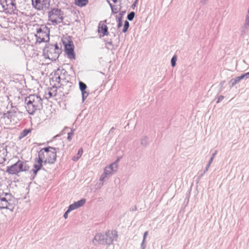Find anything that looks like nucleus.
Here are the masks:
<instances>
[{
	"label": "nucleus",
	"instance_id": "nucleus-49",
	"mask_svg": "<svg viewBox=\"0 0 249 249\" xmlns=\"http://www.w3.org/2000/svg\"><path fill=\"white\" fill-rule=\"evenodd\" d=\"M108 2L111 8L112 9V7H113L114 5H113L109 1H108Z\"/></svg>",
	"mask_w": 249,
	"mask_h": 249
},
{
	"label": "nucleus",
	"instance_id": "nucleus-41",
	"mask_svg": "<svg viewBox=\"0 0 249 249\" xmlns=\"http://www.w3.org/2000/svg\"><path fill=\"white\" fill-rule=\"evenodd\" d=\"M147 235H148V231H145L144 232V234L143 235V240H143V241H145V239H146V237Z\"/></svg>",
	"mask_w": 249,
	"mask_h": 249
},
{
	"label": "nucleus",
	"instance_id": "nucleus-14",
	"mask_svg": "<svg viewBox=\"0 0 249 249\" xmlns=\"http://www.w3.org/2000/svg\"><path fill=\"white\" fill-rule=\"evenodd\" d=\"M79 87L81 91L82 102H84L89 94V92L86 91L87 86L83 82L79 81Z\"/></svg>",
	"mask_w": 249,
	"mask_h": 249
},
{
	"label": "nucleus",
	"instance_id": "nucleus-9",
	"mask_svg": "<svg viewBox=\"0 0 249 249\" xmlns=\"http://www.w3.org/2000/svg\"><path fill=\"white\" fill-rule=\"evenodd\" d=\"M33 7L37 10H46L49 9L50 0H31Z\"/></svg>",
	"mask_w": 249,
	"mask_h": 249
},
{
	"label": "nucleus",
	"instance_id": "nucleus-37",
	"mask_svg": "<svg viewBox=\"0 0 249 249\" xmlns=\"http://www.w3.org/2000/svg\"><path fill=\"white\" fill-rule=\"evenodd\" d=\"M138 1V0H135V1L133 2V4L131 5V7L133 9H134V8L136 6Z\"/></svg>",
	"mask_w": 249,
	"mask_h": 249
},
{
	"label": "nucleus",
	"instance_id": "nucleus-27",
	"mask_svg": "<svg viewBox=\"0 0 249 249\" xmlns=\"http://www.w3.org/2000/svg\"><path fill=\"white\" fill-rule=\"evenodd\" d=\"M135 16V13L134 12L132 11L130 12L127 16V19L129 21H132L133 20Z\"/></svg>",
	"mask_w": 249,
	"mask_h": 249
},
{
	"label": "nucleus",
	"instance_id": "nucleus-53",
	"mask_svg": "<svg viewBox=\"0 0 249 249\" xmlns=\"http://www.w3.org/2000/svg\"><path fill=\"white\" fill-rule=\"evenodd\" d=\"M205 173H202L201 175H200V177H202L203 176V175Z\"/></svg>",
	"mask_w": 249,
	"mask_h": 249
},
{
	"label": "nucleus",
	"instance_id": "nucleus-36",
	"mask_svg": "<svg viewBox=\"0 0 249 249\" xmlns=\"http://www.w3.org/2000/svg\"><path fill=\"white\" fill-rule=\"evenodd\" d=\"M71 211H69V209H68V210L65 212V213H64V217L65 219H67L68 218V213L70 212Z\"/></svg>",
	"mask_w": 249,
	"mask_h": 249
},
{
	"label": "nucleus",
	"instance_id": "nucleus-21",
	"mask_svg": "<svg viewBox=\"0 0 249 249\" xmlns=\"http://www.w3.org/2000/svg\"><path fill=\"white\" fill-rule=\"evenodd\" d=\"M31 130L30 129H25L20 133L19 139H21L24 137L26 136L29 133H30Z\"/></svg>",
	"mask_w": 249,
	"mask_h": 249
},
{
	"label": "nucleus",
	"instance_id": "nucleus-24",
	"mask_svg": "<svg viewBox=\"0 0 249 249\" xmlns=\"http://www.w3.org/2000/svg\"><path fill=\"white\" fill-rule=\"evenodd\" d=\"M118 160L119 159H117V160L115 162H114L108 166L109 167H110L111 169H112L113 172L116 171L118 168V165L117 162L118 161Z\"/></svg>",
	"mask_w": 249,
	"mask_h": 249
},
{
	"label": "nucleus",
	"instance_id": "nucleus-47",
	"mask_svg": "<svg viewBox=\"0 0 249 249\" xmlns=\"http://www.w3.org/2000/svg\"><path fill=\"white\" fill-rule=\"evenodd\" d=\"M17 108L15 107H14L12 106V109L10 110V111H17Z\"/></svg>",
	"mask_w": 249,
	"mask_h": 249
},
{
	"label": "nucleus",
	"instance_id": "nucleus-16",
	"mask_svg": "<svg viewBox=\"0 0 249 249\" xmlns=\"http://www.w3.org/2000/svg\"><path fill=\"white\" fill-rule=\"evenodd\" d=\"M17 111H8L7 113H4L3 116L4 118H7L10 120V122H12V119L14 121V118L16 117Z\"/></svg>",
	"mask_w": 249,
	"mask_h": 249
},
{
	"label": "nucleus",
	"instance_id": "nucleus-12",
	"mask_svg": "<svg viewBox=\"0 0 249 249\" xmlns=\"http://www.w3.org/2000/svg\"><path fill=\"white\" fill-rule=\"evenodd\" d=\"M67 74V71L64 69L58 68L56 71H54V75L55 78V81L60 83L61 79H64L65 76Z\"/></svg>",
	"mask_w": 249,
	"mask_h": 249
},
{
	"label": "nucleus",
	"instance_id": "nucleus-40",
	"mask_svg": "<svg viewBox=\"0 0 249 249\" xmlns=\"http://www.w3.org/2000/svg\"><path fill=\"white\" fill-rule=\"evenodd\" d=\"M145 241H143V240H142V242L141 244V249H144L145 248L146 245L145 244Z\"/></svg>",
	"mask_w": 249,
	"mask_h": 249
},
{
	"label": "nucleus",
	"instance_id": "nucleus-45",
	"mask_svg": "<svg viewBox=\"0 0 249 249\" xmlns=\"http://www.w3.org/2000/svg\"><path fill=\"white\" fill-rule=\"evenodd\" d=\"M213 160V157H211L209 161L208 164H209V165H211V163H212Z\"/></svg>",
	"mask_w": 249,
	"mask_h": 249
},
{
	"label": "nucleus",
	"instance_id": "nucleus-31",
	"mask_svg": "<svg viewBox=\"0 0 249 249\" xmlns=\"http://www.w3.org/2000/svg\"><path fill=\"white\" fill-rule=\"evenodd\" d=\"M241 80L243 79H248L249 78V72L244 73L240 76Z\"/></svg>",
	"mask_w": 249,
	"mask_h": 249
},
{
	"label": "nucleus",
	"instance_id": "nucleus-15",
	"mask_svg": "<svg viewBox=\"0 0 249 249\" xmlns=\"http://www.w3.org/2000/svg\"><path fill=\"white\" fill-rule=\"evenodd\" d=\"M103 21H101L98 26V32L99 34H102V36H107L108 34V27L104 23H102ZM101 36V35H100Z\"/></svg>",
	"mask_w": 249,
	"mask_h": 249
},
{
	"label": "nucleus",
	"instance_id": "nucleus-30",
	"mask_svg": "<svg viewBox=\"0 0 249 249\" xmlns=\"http://www.w3.org/2000/svg\"><path fill=\"white\" fill-rule=\"evenodd\" d=\"M76 209L78 208L77 207H76V205H75L74 203L71 204L68 207L69 211H70L71 212Z\"/></svg>",
	"mask_w": 249,
	"mask_h": 249
},
{
	"label": "nucleus",
	"instance_id": "nucleus-44",
	"mask_svg": "<svg viewBox=\"0 0 249 249\" xmlns=\"http://www.w3.org/2000/svg\"><path fill=\"white\" fill-rule=\"evenodd\" d=\"M211 165H209V164L208 163V164L207 165L206 167V169L205 170V171H204V173H205L206 172H207L209 169V168L210 167Z\"/></svg>",
	"mask_w": 249,
	"mask_h": 249
},
{
	"label": "nucleus",
	"instance_id": "nucleus-8",
	"mask_svg": "<svg viewBox=\"0 0 249 249\" xmlns=\"http://www.w3.org/2000/svg\"><path fill=\"white\" fill-rule=\"evenodd\" d=\"M2 10L6 13L12 14L16 10V3L15 0H0Z\"/></svg>",
	"mask_w": 249,
	"mask_h": 249
},
{
	"label": "nucleus",
	"instance_id": "nucleus-34",
	"mask_svg": "<svg viewBox=\"0 0 249 249\" xmlns=\"http://www.w3.org/2000/svg\"><path fill=\"white\" fill-rule=\"evenodd\" d=\"M53 48L56 51V52H58V53H60V50L59 48V47L57 45V44H55L54 45L53 44Z\"/></svg>",
	"mask_w": 249,
	"mask_h": 249
},
{
	"label": "nucleus",
	"instance_id": "nucleus-3",
	"mask_svg": "<svg viewBox=\"0 0 249 249\" xmlns=\"http://www.w3.org/2000/svg\"><path fill=\"white\" fill-rule=\"evenodd\" d=\"M117 238V232L115 231H108L105 234L100 233H97L92 241L94 244L95 242L100 244L110 245L114 240Z\"/></svg>",
	"mask_w": 249,
	"mask_h": 249
},
{
	"label": "nucleus",
	"instance_id": "nucleus-42",
	"mask_svg": "<svg viewBox=\"0 0 249 249\" xmlns=\"http://www.w3.org/2000/svg\"><path fill=\"white\" fill-rule=\"evenodd\" d=\"M48 95L49 97H52L54 96V91L52 92L51 90L48 92Z\"/></svg>",
	"mask_w": 249,
	"mask_h": 249
},
{
	"label": "nucleus",
	"instance_id": "nucleus-35",
	"mask_svg": "<svg viewBox=\"0 0 249 249\" xmlns=\"http://www.w3.org/2000/svg\"><path fill=\"white\" fill-rule=\"evenodd\" d=\"M73 135V133L72 130H71V132H69L68 133L67 139L68 140V141H71V136H72Z\"/></svg>",
	"mask_w": 249,
	"mask_h": 249
},
{
	"label": "nucleus",
	"instance_id": "nucleus-29",
	"mask_svg": "<svg viewBox=\"0 0 249 249\" xmlns=\"http://www.w3.org/2000/svg\"><path fill=\"white\" fill-rule=\"evenodd\" d=\"M177 60V57L176 55H174L171 60V66L173 67H174L176 65V62Z\"/></svg>",
	"mask_w": 249,
	"mask_h": 249
},
{
	"label": "nucleus",
	"instance_id": "nucleus-19",
	"mask_svg": "<svg viewBox=\"0 0 249 249\" xmlns=\"http://www.w3.org/2000/svg\"><path fill=\"white\" fill-rule=\"evenodd\" d=\"M241 80V79L240 76L235 77L234 78L231 79L230 81V83L231 84V87H233L238 83H239Z\"/></svg>",
	"mask_w": 249,
	"mask_h": 249
},
{
	"label": "nucleus",
	"instance_id": "nucleus-46",
	"mask_svg": "<svg viewBox=\"0 0 249 249\" xmlns=\"http://www.w3.org/2000/svg\"><path fill=\"white\" fill-rule=\"evenodd\" d=\"M217 153V151H215L212 155L211 157H213V158H214L215 157V156L216 155Z\"/></svg>",
	"mask_w": 249,
	"mask_h": 249
},
{
	"label": "nucleus",
	"instance_id": "nucleus-43",
	"mask_svg": "<svg viewBox=\"0 0 249 249\" xmlns=\"http://www.w3.org/2000/svg\"><path fill=\"white\" fill-rule=\"evenodd\" d=\"M208 0H200V2L202 4L204 5L206 4Z\"/></svg>",
	"mask_w": 249,
	"mask_h": 249
},
{
	"label": "nucleus",
	"instance_id": "nucleus-22",
	"mask_svg": "<svg viewBox=\"0 0 249 249\" xmlns=\"http://www.w3.org/2000/svg\"><path fill=\"white\" fill-rule=\"evenodd\" d=\"M83 151L82 148H80L78 150L77 155L73 157L72 160L75 161L78 160H79V159L81 157V156L83 154Z\"/></svg>",
	"mask_w": 249,
	"mask_h": 249
},
{
	"label": "nucleus",
	"instance_id": "nucleus-5",
	"mask_svg": "<svg viewBox=\"0 0 249 249\" xmlns=\"http://www.w3.org/2000/svg\"><path fill=\"white\" fill-rule=\"evenodd\" d=\"M29 166L25 160H18L15 163L7 166L6 172L10 175H18V173L28 171Z\"/></svg>",
	"mask_w": 249,
	"mask_h": 249
},
{
	"label": "nucleus",
	"instance_id": "nucleus-23",
	"mask_svg": "<svg viewBox=\"0 0 249 249\" xmlns=\"http://www.w3.org/2000/svg\"><path fill=\"white\" fill-rule=\"evenodd\" d=\"M249 26L244 24V25L241 28V35L244 36L246 34L249 30Z\"/></svg>",
	"mask_w": 249,
	"mask_h": 249
},
{
	"label": "nucleus",
	"instance_id": "nucleus-52",
	"mask_svg": "<svg viewBox=\"0 0 249 249\" xmlns=\"http://www.w3.org/2000/svg\"><path fill=\"white\" fill-rule=\"evenodd\" d=\"M113 129H114V127H112V128H111L110 130V132L111 131L113 130Z\"/></svg>",
	"mask_w": 249,
	"mask_h": 249
},
{
	"label": "nucleus",
	"instance_id": "nucleus-7",
	"mask_svg": "<svg viewBox=\"0 0 249 249\" xmlns=\"http://www.w3.org/2000/svg\"><path fill=\"white\" fill-rule=\"evenodd\" d=\"M49 20L54 25L63 23L64 12L57 8H52L48 12Z\"/></svg>",
	"mask_w": 249,
	"mask_h": 249
},
{
	"label": "nucleus",
	"instance_id": "nucleus-18",
	"mask_svg": "<svg viewBox=\"0 0 249 249\" xmlns=\"http://www.w3.org/2000/svg\"><path fill=\"white\" fill-rule=\"evenodd\" d=\"M89 0H75V4L80 7H83L86 5L88 3Z\"/></svg>",
	"mask_w": 249,
	"mask_h": 249
},
{
	"label": "nucleus",
	"instance_id": "nucleus-17",
	"mask_svg": "<svg viewBox=\"0 0 249 249\" xmlns=\"http://www.w3.org/2000/svg\"><path fill=\"white\" fill-rule=\"evenodd\" d=\"M125 11H122L121 12H120L119 13V16L118 17V20H118V25H117L118 28H120L123 25L122 19H123V16L125 14Z\"/></svg>",
	"mask_w": 249,
	"mask_h": 249
},
{
	"label": "nucleus",
	"instance_id": "nucleus-32",
	"mask_svg": "<svg viewBox=\"0 0 249 249\" xmlns=\"http://www.w3.org/2000/svg\"><path fill=\"white\" fill-rule=\"evenodd\" d=\"M120 9H121V8L118 9V8L117 7V6L114 5L113 7H112V9H111L112 12L114 14H116L118 13V10H120Z\"/></svg>",
	"mask_w": 249,
	"mask_h": 249
},
{
	"label": "nucleus",
	"instance_id": "nucleus-33",
	"mask_svg": "<svg viewBox=\"0 0 249 249\" xmlns=\"http://www.w3.org/2000/svg\"><path fill=\"white\" fill-rule=\"evenodd\" d=\"M108 176L107 175V174L104 172V173H103V174L101 175V176L100 177V180L101 181H104L105 179L106 178H107V177Z\"/></svg>",
	"mask_w": 249,
	"mask_h": 249
},
{
	"label": "nucleus",
	"instance_id": "nucleus-11",
	"mask_svg": "<svg viewBox=\"0 0 249 249\" xmlns=\"http://www.w3.org/2000/svg\"><path fill=\"white\" fill-rule=\"evenodd\" d=\"M65 51L69 58L71 59H75L74 45L72 41H69L68 43L65 44Z\"/></svg>",
	"mask_w": 249,
	"mask_h": 249
},
{
	"label": "nucleus",
	"instance_id": "nucleus-28",
	"mask_svg": "<svg viewBox=\"0 0 249 249\" xmlns=\"http://www.w3.org/2000/svg\"><path fill=\"white\" fill-rule=\"evenodd\" d=\"M129 27V22L127 20H125L124 23V28H123L122 32L123 33H126Z\"/></svg>",
	"mask_w": 249,
	"mask_h": 249
},
{
	"label": "nucleus",
	"instance_id": "nucleus-39",
	"mask_svg": "<svg viewBox=\"0 0 249 249\" xmlns=\"http://www.w3.org/2000/svg\"><path fill=\"white\" fill-rule=\"evenodd\" d=\"M245 24L249 26V16H246Z\"/></svg>",
	"mask_w": 249,
	"mask_h": 249
},
{
	"label": "nucleus",
	"instance_id": "nucleus-1",
	"mask_svg": "<svg viewBox=\"0 0 249 249\" xmlns=\"http://www.w3.org/2000/svg\"><path fill=\"white\" fill-rule=\"evenodd\" d=\"M42 99L36 94H31L25 98V107L28 113L34 115L42 108Z\"/></svg>",
	"mask_w": 249,
	"mask_h": 249
},
{
	"label": "nucleus",
	"instance_id": "nucleus-48",
	"mask_svg": "<svg viewBox=\"0 0 249 249\" xmlns=\"http://www.w3.org/2000/svg\"><path fill=\"white\" fill-rule=\"evenodd\" d=\"M107 44L109 45L110 46H112V41L110 40L108 42H107Z\"/></svg>",
	"mask_w": 249,
	"mask_h": 249
},
{
	"label": "nucleus",
	"instance_id": "nucleus-13",
	"mask_svg": "<svg viewBox=\"0 0 249 249\" xmlns=\"http://www.w3.org/2000/svg\"><path fill=\"white\" fill-rule=\"evenodd\" d=\"M35 163L34 164V168L32 170L34 175L33 178L36 176L38 172L42 169V163L44 162L38 158L35 159Z\"/></svg>",
	"mask_w": 249,
	"mask_h": 249
},
{
	"label": "nucleus",
	"instance_id": "nucleus-2",
	"mask_svg": "<svg viewBox=\"0 0 249 249\" xmlns=\"http://www.w3.org/2000/svg\"><path fill=\"white\" fill-rule=\"evenodd\" d=\"M58 148L48 146L42 148L38 153V158L42 160L44 163L53 164L56 159V153Z\"/></svg>",
	"mask_w": 249,
	"mask_h": 249
},
{
	"label": "nucleus",
	"instance_id": "nucleus-51",
	"mask_svg": "<svg viewBox=\"0 0 249 249\" xmlns=\"http://www.w3.org/2000/svg\"><path fill=\"white\" fill-rule=\"evenodd\" d=\"M68 128H68V127H65V128L64 129L63 131H64V130H65V129H68Z\"/></svg>",
	"mask_w": 249,
	"mask_h": 249
},
{
	"label": "nucleus",
	"instance_id": "nucleus-25",
	"mask_svg": "<svg viewBox=\"0 0 249 249\" xmlns=\"http://www.w3.org/2000/svg\"><path fill=\"white\" fill-rule=\"evenodd\" d=\"M104 172L108 176H110L112 175L113 174V172L112 171V169H111L110 168V167H109L108 166V167H106L105 168Z\"/></svg>",
	"mask_w": 249,
	"mask_h": 249
},
{
	"label": "nucleus",
	"instance_id": "nucleus-4",
	"mask_svg": "<svg viewBox=\"0 0 249 249\" xmlns=\"http://www.w3.org/2000/svg\"><path fill=\"white\" fill-rule=\"evenodd\" d=\"M35 36L37 42H48L50 39V29L45 24L36 25Z\"/></svg>",
	"mask_w": 249,
	"mask_h": 249
},
{
	"label": "nucleus",
	"instance_id": "nucleus-20",
	"mask_svg": "<svg viewBox=\"0 0 249 249\" xmlns=\"http://www.w3.org/2000/svg\"><path fill=\"white\" fill-rule=\"evenodd\" d=\"M86 203V199L82 198L80 199V200H78L76 202H74L73 203L76 205V207H77V208H79L82 206H83L85 203Z\"/></svg>",
	"mask_w": 249,
	"mask_h": 249
},
{
	"label": "nucleus",
	"instance_id": "nucleus-26",
	"mask_svg": "<svg viewBox=\"0 0 249 249\" xmlns=\"http://www.w3.org/2000/svg\"><path fill=\"white\" fill-rule=\"evenodd\" d=\"M141 143L143 146H146L148 144V138L146 137H143L141 139Z\"/></svg>",
	"mask_w": 249,
	"mask_h": 249
},
{
	"label": "nucleus",
	"instance_id": "nucleus-10",
	"mask_svg": "<svg viewBox=\"0 0 249 249\" xmlns=\"http://www.w3.org/2000/svg\"><path fill=\"white\" fill-rule=\"evenodd\" d=\"M43 51L46 53L47 58L52 60H55L59 56L58 53L53 48V44H49L44 48Z\"/></svg>",
	"mask_w": 249,
	"mask_h": 249
},
{
	"label": "nucleus",
	"instance_id": "nucleus-6",
	"mask_svg": "<svg viewBox=\"0 0 249 249\" xmlns=\"http://www.w3.org/2000/svg\"><path fill=\"white\" fill-rule=\"evenodd\" d=\"M15 198L10 194L2 193L0 194V209H8L13 212L15 208Z\"/></svg>",
	"mask_w": 249,
	"mask_h": 249
},
{
	"label": "nucleus",
	"instance_id": "nucleus-50",
	"mask_svg": "<svg viewBox=\"0 0 249 249\" xmlns=\"http://www.w3.org/2000/svg\"><path fill=\"white\" fill-rule=\"evenodd\" d=\"M112 1L114 3H116L117 2V1H118V0H112Z\"/></svg>",
	"mask_w": 249,
	"mask_h": 249
},
{
	"label": "nucleus",
	"instance_id": "nucleus-38",
	"mask_svg": "<svg viewBox=\"0 0 249 249\" xmlns=\"http://www.w3.org/2000/svg\"><path fill=\"white\" fill-rule=\"evenodd\" d=\"M224 98V97L223 95H220L216 102L217 103H218L220 102Z\"/></svg>",
	"mask_w": 249,
	"mask_h": 249
}]
</instances>
